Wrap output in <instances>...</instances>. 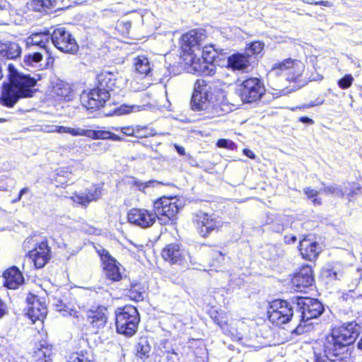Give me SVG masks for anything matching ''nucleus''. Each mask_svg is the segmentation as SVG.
Instances as JSON below:
<instances>
[{"label": "nucleus", "mask_w": 362, "mask_h": 362, "mask_svg": "<svg viewBox=\"0 0 362 362\" xmlns=\"http://www.w3.org/2000/svg\"><path fill=\"white\" fill-rule=\"evenodd\" d=\"M67 362H90V361L84 355L78 354V353H74L69 356Z\"/></svg>", "instance_id": "47"}, {"label": "nucleus", "mask_w": 362, "mask_h": 362, "mask_svg": "<svg viewBox=\"0 0 362 362\" xmlns=\"http://www.w3.org/2000/svg\"><path fill=\"white\" fill-rule=\"evenodd\" d=\"M101 196L100 187H93L85 192H75L71 197V199L82 206H87L90 202L98 199Z\"/></svg>", "instance_id": "21"}, {"label": "nucleus", "mask_w": 362, "mask_h": 362, "mask_svg": "<svg viewBox=\"0 0 362 362\" xmlns=\"http://www.w3.org/2000/svg\"><path fill=\"white\" fill-rule=\"evenodd\" d=\"M360 326L355 322L343 325L327 337L325 343V356L315 354V362H349L347 346L352 344L359 334Z\"/></svg>", "instance_id": "1"}, {"label": "nucleus", "mask_w": 362, "mask_h": 362, "mask_svg": "<svg viewBox=\"0 0 362 362\" xmlns=\"http://www.w3.org/2000/svg\"><path fill=\"white\" fill-rule=\"evenodd\" d=\"M211 317L214 320V322L222 327V321L218 317V313L216 311H212L211 313Z\"/></svg>", "instance_id": "55"}, {"label": "nucleus", "mask_w": 362, "mask_h": 362, "mask_svg": "<svg viewBox=\"0 0 362 362\" xmlns=\"http://www.w3.org/2000/svg\"><path fill=\"white\" fill-rule=\"evenodd\" d=\"M136 350L137 356L140 358L148 357L151 351V346L148 340L145 338L140 339L136 346Z\"/></svg>", "instance_id": "37"}, {"label": "nucleus", "mask_w": 362, "mask_h": 362, "mask_svg": "<svg viewBox=\"0 0 362 362\" xmlns=\"http://www.w3.org/2000/svg\"><path fill=\"white\" fill-rule=\"evenodd\" d=\"M194 69L204 75H214L215 74V66L204 59L201 63H193Z\"/></svg>", "instance_id": "36"}, {"label": "nucleus", "mask_w": 362, "mask_h": 362, "mask_svg": "<svg viewBox=\"0 0 362 362\" xmlns=\"http://www.w3.org/2000/svg\"><path fill=\"white\" fill-rule=\"evenodd\" d=\"M163 258L171 264H181L183 261L182 251L178 244H170L162 250Z\"/></svg>", "instance_id": "24"}, {"label": "nucleus", "mask_w": 362, "mask_h": 362, "mask_svg": "<svg viewBox=\"0 0 362 362\" xmlns=\"http://www.w3.org/2000/svg\"><path fill=\"white\" fill-rule=\"evenodd\" d=\"M4 284L9 289H16L24 282V278L19 269L15 266L7 269L3 274Z\"/></svg>", "instance_id": "20"}, {"label": "nucleus", "mask_w": 362, "mask_h": 362, "mask_svg": "<svg viewBox=\"0 0 362 362\" xmlns=\"http://www.w3.org/2000/svg\"><path fill=\"white\" fill-rule=\"evenodd\" d=\"M314 279L311 267L305 265L301 267L292 279V284L296 291H303L313 284Z\"/></svg>", "instance_id": "16"}, {"label": "nucleus", "mask_w": 362, "mask_h": 362, "mask_svg": "<svg viewBox=\"0 0 362 362\" xmlns=\"http://www.w3.org/2000/svg\"><path fill=\"white\" fill-rule=\"evenodd\" d=\"M136 138H145L148 136H153L156 134V132L147 126L136 125Z\"/></svg>", "instance_id": "39"}, {"label": "nucleus", "mask_w": 362, "mask_h": 362, "mask_svg": "<svg viewBox=\"0 0 362 362\" xmlns=\"http://www.w3.org/2000/svg\"><path fill=\"white\" fill-rule=\"evenodd\" d=\"M52 349L49 346L40 344L33 352V358L35 362H50Z\"/></svg>", "instance_id": "31"}, {"label": "nucleus", "mask_w": 362, "mask_h": 362, "mask_svg": "<svg viewBox=\"0 0 362 362\" xmlns=\"http://www.w3.org/2000/svg\"><path fill=\"white\" fill-rule=\"evenodd\" d=\"M51 43L65 53L75 54L78 49L75 38L62 27L55 28L51 33Z\"/></svg>", "instance_id": "10"}, {"label": "nucleus", "mask_w": 362, "mask_h": 362, "mask_svg": "<svg viewBox=\"0 0 362 362\" xmlns=\"http://www.w3.org/2000/svg\"><path fill=\"white\" fill-rule=\"evenodd\" d=\"M51 43V32L46 30L33 33L27 39V45L39 47L50 58L49 45Z\"/></svg>", "instance_id": "17"}, {"label": "nucleus", "mask_w": 362, "mask_h": 362, "mask_svg": "<svg viewBox=\"0 0 362 362\" xmlns=\"http://www.w3.org/2000/svg\"><path fill=\"white\" fill-rule=\"evenodd\" d=\"M59 129L60 126L58 125H45L42 127V131L46 133H59Z\"/></svg>", "instance_id": "50"}, {"label": "nucleus", "mask_w": 362, "mask_h": 362, "mask_svg": "<svg viewBox=\"0 0 362 362\" xmlns=\"http://www.w3.org/2000/svg\"><path fill=\"white\" fill-rule=\"evenodd\" d=\"M299 250L302 257L308 260H314L320 252V247L316 242H311L308 238L300 241Z\"/></svg>", "instance_id": "23"}, {"label": "nucleus", "mask_w": 362, "mask_h": 362, "mask_svg": "<svg viewBox=\"0 0 362 362\" xmlns=\"http://www.w3.org/2000/svg\"><path fill=\"white\" fill-rule=\"evenodd\" d=\"M136 125L135 126H128L121 127L119 129L121 132H122L124 135L127 136H136Z\"/></svg>", "instance_id": "49"}, {"label": "nucleus", "mask_w": 362, "mask_h": 362, "mask_svg": "<svg viewBox=\"0 0 362 362\" xmlns=\"http://www.w3.org/2000/svg\"><path fill=\"white\" fill-rule=\"evenodd\" d=\"M269 320L276 325L289 322L293 317V307L290 303L284 300H273L268 310Z\"/></svg>", "instance_id": "8"}, {"label": "nucleus", "mask_w": 362, "mask_h": 362, "mask_svg": "<svg viewBox=\"0 0 362 362\" xmlns=\"http://www.w3.org/2000/svg\"><path fill=\"white\" fill-rule=\"evenodd\" d=\"M134 66L135 71L141 75L148 76L152 71L149 59L144 55H139L134 59Z\"/></svg>", "instance_id": "29"}, {"label": "nucleus", "mask_w": 362, "mask_h": 362, "mask_svg": "<svg viewBox=\"0 0 362 362\" xmlns=\"http://www.w3.org/2000/svg\"><path fill=\"white\" fill-rule=\"evenodd\" d=\"M214 257L223 259V255L220 251L214 252Z\"/></svg>", "instance_id": "63"}, {"label": "nucleus", "mask_w": 362, "mask_h": 362, "mask_svg": "<svg viewBox=\"0 0 362 362\" xmlns=\"http://www.w3.org/2000/svg\"><path fill=\"white\" fill-rule=\"evenodd\" d=\"M315 4L317 5H324V6H329V1H320V2H316Z\"/></svg>", "instance_id": "64"}, {"label": "nucleus", "mask_w": 362, "mask_h": 362, "mask_svg": "<svg viewBox=\"0 0 362 362\" xmlns=\"http://www.w3.org/2000/svg\"><path fill=\"white\" fill-rule=\"evenodd\" d=\"M321 192L326 194H333L337 196L343 197L344 193L343 192L341 187L337 185H333L327 187H324L320 189Z\"/></svg>", "instance_id": "44"}, {"label": "nucleus", "mask_w": 362, "mask_h": 362, "mask_svg": "<svg viewBox=\"0 0 362 362\" xmlns=\"http://www.w3.org/2000/svg\"><path fill=\"white\" fill-rule=\"evenodd\" d=\"M28 191H29V188H28V187H24V188H23V189L20 191V192H19V194H18V197H16V199L13 200V202H19V201L21 199L22 196H23L24 194H25L26 192H28Z\"/></svg>", "instance_id": "57"}, {"label": "nucleus", "mask_w": 362, "mask_h": 362, "mask_svg": "<svg viewBox=\"0 0 362 362\" xmlns=\"http://www.w3.org/2000/svg\"><path fill=\"white\" fill-rule=\"evenodd\" d=\"M272 221L267 222L268 224H271V227H270L271 230H272L273 231L276 232V233H280L284 230V226L282 224H280L279 223H272Z\"/></svg>", "instance_id": "51"}, {"label": "nucleus", "mask_w": 362, "mask_h": 362, "mask_svg": "<svg viewBox=\"0 0 362 362\" xmlns=\"http://www.w3.org/2000/svg\"><path fill=\"white\" fill-rule=\"evenodd\" d=\"M103 264V269L107 278L112 281H117L122 279V274L115 259H114L108 251L102 249L98 251Z\"/></svg>", "instance_id": "14"}, {"label": "nucleus", "mask_w": 362, "mask_h": 362, "mask_svg": "<svg viewBox=\"0 0 362 362\" xmlns=\"http://www.w3.org/2000/svg\"><path fill=\"white\" fill-rule=\"evenodd\" d=\"M243 152L245 155L250 158H253L255 157L254 153L249 149H245Z\"/></svg>", "instance_id": "62"}, {"label": "nucleus", "mask_w": 362, "mask_h": 362, "mask_svg": "<svg viewBox=\"0 0 362 362\" xmlns=\"http://www.w3.org/2000/svg\"><path fill=\"white\" fill-rule=\"evenodd\" d=\"M361 188L359 187H356L355 189H352L350 192L348 194V197L351 198L355 194H357V191H360Z\"/></svg>", "instance_id": "61"}, {"label": "nucleus", "mask_w": 362, "mask_h": 362, "mask_svg": "<svg viewBox=\"0 0 362 362\" xmlns=\"http://www.w3.org/2000/svg\"><path fill=\"white\" fill-rule=\"evenodd\" d=\"M57 0H33L31 6L35 11H45L57 8Z\"/></svg>", "instance_id": "34"}, {"label": "nucleus", "mask_w": 362, "mask_h": 362, "mask_svg": "<svg viewBox=\"0 0 362 362\" xmlns=\"http://www.w3.org/2000/svg\"><path fill=\"white\" fill-rule=\"evenodd\" d=\"M52 92L59 100L71 101L74 98V92L71 86L62 81L56 83L53 86Z\"/></svg>", "instance_id": "26"}, {"label": "nucleus", "mask_w": 362, "mask_h": 362, "mask_svg": "<svg viewBox=\"0 0 362 362\" xmlns=\"http://www.w3.org/2000/svg\"><path fill=\"white\" fill-rule=\"evenodd\" d=\"M129 223L138 226L142 228L152 226L156 221V214L153 211L146 209H132L127 214Z\"/></svg>", "instance_id": "13"}, {"label": "nucleus", "mask_w": 362, "mask_h": 362, "mask_svg": "<svg viewBox=\"0 0 362 362\" xmlns=\"http://www.w3.org/2000/svg\"><path fill=\"white\" fill-rule=\"evenodd\" d=\"M304 64L298 60L287 59L273 66L270 74L283 76L288 81L297 82L304 71Z\"/></svg>", "instance_id": "7"}, {"label": "nucleus", "mask_w": 362, "mask_h": 362, "mask_svg": "<svg viewBox=\"0 0 362 362\" xmlns=\"http://www.w3.org/2000/svg\"><path fill=\"white\" fill-rule=\"evenodd\" d=\"M85 136L93 139H108L110 132L106 130L86 129Z\"/></svg>", "instance_id": "38"}, {"label": "nucleus", "mask_w": 362, "mask_h": 362, "mask_svg": "<svg viewBox=\"0 0 362 362\" xmlns=\"http://www.w3.org/2000/svg\"><path fill=\"white\" fill-rule=\"evenodd\" d=\"M299 121L304 124H313L314 123V121L308 117H300L299 118Z\"/></svg>", "instance_id": "58"}, {"label": "nucleus", "mask_w": 362, "mask_h": 362, "mask_svg": "<svg viewBox=\"0 0 362 362\" xmlns=\"http://www.w3.org/2000/svg\"><path fill=\"white\" fill-rule=\"evenodd\" d=\"M21 53L20 45L12 41H0V60L16 59Z\"/></svg>", "instance_id": "22"}, {"label": "nucleus", "mask_w": 362, "mask_h": 362, "mask_svg": "<svg viewBox=\"0 0 362 362\" xmlns=\"http://www.w3.org/2000/svg\"><path fill=\"white\" fill-rule=\"evenodd\" d=\"M36 268H42L50 259V248L46 239L36 243L35 247L28 253Z\"/></svg>", "instance_id": "15"}, {"label": "nucleus", "mask_w": 362, "mask_h": 362, "mask_svg": "<svg viewBox=\"0 0 362 362\" xmlns=\"http://www.w3.org/2000/svg\"><path fill=\"white\" fill-rule=\"evenodd\" d=\"M108 139H111L112 141H121L122 139L118 135L113 134L110 132V136L108 137Z\"/></svg>", "instance_id": "60"}, {"label": "nucleus", "mask_w": 362, "mask_h": 362, "mask_svg": "<svg viewBox=\"0 0 362 362\" xmlns=\"http://www.w3.org/2000/svg\"><path fill=\"white\" fill-rule=\"evenodd\" d=\"M323 276L328 281L338 280L343 276V270L341 265L339 264H334L332 266H328L322 272Z\"/></svg>", "instance_id": "32"}, {"label": "nucleus", "mask_w": 362, "mask_h": 362, "mask_svg": "<svg viewBox=\"0 0 362 362\" xmlns=\"http://www.w3.org/2000/svg\"><path fill=\"white\" fill-rule=\"evenodd\" d=\"M175 197H163L158 199L153 202V213L156 214V218L163 221V218L166 221H173L175 218L180 206L177 203Z\"/></svg>", "instance_id": "9"}, {"label": "nucleus", "mask_w": 362, "mask_h": 362, "mask_svg": "<svg viewBox=\"0 0 362 362\" xmlns=\"http://www.w3.org/2000/svg\"><path fill=\"white\" fill-rule=\"evenodd\" d=\"M7 313V306L6 303L0 298V318L3 317Z\"/></svg>", "instance_id": "53"}, {"label": "nucleus", "mask_w": 362, "mask_h": 362, "mask_svg": "<svg viewBox=\"0 0 362 362\" xmlns=\"http://www.w3.org/2000/svg\"><path fill=\"white\" fill-rule=\"evenodd\" d=\"M98 88L101 90H106L109 93L115 85V81L112 78L110 73H102L98 76Z\"/></svg>", "instance_id": "33"}, {"label": "nucleus", "mask_w": 362, "mask_h": 362, "mask_svg": "<svg viewBox=\"0 0 362 362\" xmlns=\"http://www.w3.org/2000/svg\"><path fill=\"white\" fill-rule=\"evenodd\" d=\"M264 47V44L260 41H255L250 44L249 47L245 50L247 56L258 55L262 52Z\"/></svg>", "instance_id": "40"}, {"label": "nucleus", "mask_w": 362, "mask_h": 362, "mask_svg": "<svg viewBox=\"0 0 362 362\" xmlns=\"http://www.w3.org/2000/svg\"><path fill=\"white\" fill-rule=\"evenodd\" d=\"M192 223L202 237L208 236L221 226L213 215L199 211L193 214Z\"/></svg>", "instance_id": "12"}, {"label": "nucleus", "mask_w": 362, "mask_h": 362, "mask_svg": "<svg viewBox=\"0 0 362 362\" xmlns=\"http://www.w3.org/2000/svg\"><path fill=\"white\" fill-rule=\"evenodd\" d=\"M145 294L144 286L138 282L131 283L130 288L127 291V295L130 299L136 302L144 300Z\"/></svg>", "instance_id": "30"}, {"label": "nucleus", "mask_w": 362, "mask_h": 362, "mask_svg": "<svg viewBox=\"0 0 362 362\" xmlns=\"http://www.w3.org/2000/svg\"><path fill=\"white\" fill-rule=\"evenodd\" d=\"M256 57L246 53L233 54L228 58V67L235 71H245L255 62Z\"/></svg>", "instance_id": "18"}, {"label": "nucleus", "mask_w": 362, "mask_h": 362, "mask_svg": "<svg viewBox=\"0 0 362 362\" xmlns=\"http://www.w3.org/2000/svg\"><path fill=\"white\" fill-rule=\"evenodd\" d=\"M59 133H67L73 136H85L86 129L79 127L74 128L60 126Z\"/></svg>", "instance_id": "41"}, {"label": "nucleus", "mask_w": 362, "mask_h": 362, "mask_svg": "<svg viewBox=\"0 0 362 362\" xmlns=\"http://www.w3.org/2000/svg\"><path fill=\"white\" fill-rule=\"evenodd\" d=\"M303 191L308 199H310L314 205H321V199L317 197L320 192L311 187H305Z\"/></svg>", "instance_id": "43"}, {"label": "nucleus", "mask_w": 362, "mask_h": 362, "mask_svg": "<svg viewBox=\"0 0 362 362\" xmlns=\"http://www.w3.org/2000/svg\"><path fill=\"white\" fill-rule=\"evenodd\" d=\"M11 7V4L6 0H0V9L1 11H8Z\"/></svg>", "instance_id": "54"}, {"label": "nucleus", "mask_w": 362, "mask_h": 362, "mask_svg": "<svg viewBox=\"0 0 362 362\" xmlns=\"http://www.w3.org/2000/svg\"><path fill=\"white\" fill-rule=\"evenodd\" d=\"M262 80L257 77L248 78L238 85L237 93L244 103L259 100L265 93Z\"/></svg>", "instance_id": "6"}, {"label": "nucleus", "mask_w": 362, "mask_h": 362, "mask_svg": "<svg viewBox=\"0 0 362 362\" xmlns=\"http://www.w3.org/2000/svg\"><path fill=\"white\" fill-rule=\"evenodd\" d=\"M110 98V93L101 90L98 87L90 91H83L80 97L83 107L88 110H96L103 107Z\"/></svg>", "instance_id": "11"}, {"label": "nucleus", "mask_w": 362, "mask_h": 362, "mask_svg": "<svg viewBox=\"0 0 362 362\" xmlns=\"http://www.w3.org/2000/svg\"><path fill=\"white\" fill-rule=\"evenodd\" d=\"M8 71L9 82L4 84L0 100L4 106L12 107L21 98L33 96L37 81L30 75L18 73L11 64Z\"/></svg>", "instance_id": "2"}, {"label": "nucleus", "mask_w": 362, "mask_h": 362, "mask_svg": "<svg viewBox=\"0 0 362 362\" xmlns=\"http://www.w3.org/2000/svg\"><path fill=\"white\" fill-rule=\"evenodd\" d=\"M217 146L219 148H225L228 149H233L235 147V143L229 139H221L218 140Z\"/></svg>", "instance_id": "48"}, {"label": "nucleus", "mask_w": 362, "mask_h": 362, "mask_svg": "<svg viewBox=\"0 0 362 362\" xmlns=\"http://www.w3.org/2000/svg\"><path fill=\"white\" fill-rule=\"evenodd\" d=\"M297 240L296 236L293 235H284V242L286 244H292L296 243Z\"/></svg>", "instance_id": "52"}, {"label": "nucleus", "mask_w": 362, "mask_h": 362, "mask_svg": "<svg viewBox=\"0 0 362 362\" xmlns=\"http://www.w3.org/2000/svg\"><path fill=\"white\" fill-rule=\"evenodd\" d=\"M223 93L217 92L214 94L211 83L198 79L194 84L191 106L193 110L204 111L206 117H219L228 112L226 106L223 104Z\"/></svg>", "instance_id": "3"}, {"label": "nucleus", "mask_w": 362, "mask_h": 362, "mask_svg": "<svg viewBox=\"0 0 362 362\" xmlns=\"http://www.w3.org/2000/svg\"><path fill=\"white\" fill-rule=\"evenodd\" d=\"M107 310L104 307H99L96 310H90L88 318L93 327L100 329L103 327L107 322Z\"/></svg>", "instance_id": "28"}, {"label": "nucleus", "mask_w": 362, "mask_h": 362, "mask_svg": "<svg viewBox=\"0 0 362 362\" xmlns=\"http://www.w3.org/2000/svg\"><path fill=\"white\" fill-rule=\"evenodd\" d=\"M354 81V78L351 74H346L339 80L338 86L342 89L349 88Z\"/></svg>", "instance_id": "45"}, {"label": "nucleus", "mask_w": 362, "mask_h": 362, "mask_svg": "<svg viewBox=\"0 0 362 362\" xmlns=\"http://www.w3.org/2000/svg\"><path fill=\"white\" fill-rule=\"evenodd\" d=\"M43 53L35 52L29 53L24 57V64L27 66L40 67L42 66L41 62L42 59Z\"/></svg>", "instance_id": "35"}, {"label": "nucleus", "mask_w": 362, "mask_h": 362, "mask_svg": "<svg viewBox=\"0 0 362 362\" xmlns=\"http://www.w3.org/2000/svg\"><path fill=\"white\" fill-rule=\"evenodd\" d=\"M182 38L185 50L188 49V51L194 52L195 49H199L202 47L206 35L202 31L193 30L183 35Z\"/></svg>", "instance_id": "19"}, {"label": "nucleus", "mask_w": 362, "mask_h": 362, "mask_svg": "<svg viewBox=\"0 0 362 362\" xmlns=\"http://www.w3.org/2000/svg\"><path fill=\"white\" fill-rule=\"evenodd\" d=\"M33 300L28 309V315L33 322L42 320L47 315V307L44 302H41L36 296H33Z\"/></svg>", "instance_id": "25"}, {"label": "nucleus", "mask_w": 362, "mask_h": 362, "mask_svg": "<svg viewBox=\"0 0 362 362\" xmlns=\"http://www.w3.org/2000/svg\"><path fill=\"white\" fill-rule=\"evenodd\" d=\"M167 359L169 362L170 361H172V362H179L178 355L174 351L167 356Z\"/></svg>", "instance_id": "56"}, {"label": "nucleus", "mask_w": 362, "mask_h": 362, "mask_svg": "<svg viewBox=\"0 0 362 362\" xmlns=\"http://www.w3.org/2000/svg\"><path fill=\"white\" fill-rule=\"evenodd\" d=\"M124 185L135 188L144 193H146V189L150 187H154L159 185L160 182L156 180H148L146 182H142L138 178L133 176H127L124 180Z\"/></svg>", "instance_id": "27"}, {"label": "nucleus", "mask_w": 362, "mask_h": 362, "mask_svg": "<svg viewBox=\"0 0 362 362\" xmlns=\"http://www.w3.org/2000/svg\"><path fill=\"white\" fill-rule=\"evenodd\" d=\"M58 293H59V291L57 290L55 293V295L53 296V300H54L53 305L55 306L57 311H59V312L66 311L65 310V308L66 306L65 303L64 302V300H62L61 298H58V297H57Z\"/></svg>", "instance_id": "46"}, {"label": "nucleus", "mask_w": 362, "mask_h": 362, "mask_svg": "<svg viewBox=\"0 0 362 362\" xmlns=\"http://www.w3.org/2000/svg\"><path fill=\"white\" fill-rule=\"evenodd\" d=\"M139 110L140 106L139 105H128L124 104L115 108L114 113L117 115H122L124 114L130 113L132 112H138Z\"/></svg>", "instance_id": "42"}, {"label": "nucleus", "mask_w": 362, "mask_h": 362, "mask_svg": "<svg viewBox=\"0 0 362 362\" xmlns=\"http://www.w3.org/2000/svg\"><path fill=\"white\" fill-rule=\"evenodd\" d=\"M293 303L296 305V310L299 313L298 318H300V322L295 332L300 334L307 331L305 328L309 320L317 318L322 314L324 307L317 299L307 297L293 298Z\"/></svg>", "instance_id": "4"}, {"label": "nucleus", "mask_w": 362, "mask_h": 362, "mask_svg": "<svg viewBox=\"0 0 362 362\" xmlns=\"http://www.w3.org/2000/svg\"><path fill=\"white\" fill-rule=\"evenodd\" d=\"M175 148L176 149L177 152L181 155L183 156L185 154V148L180 146H178L177 144H175Z\"/></svg>", "instance_id": "59"}, {"label": "nucleus", "mask_w": 362, "mask_h": 362, "mask_svg": "<svg viewBox=\"0 0 362 362\" xmlns=\"http://www.w3.org/2000/svg\"><path fill=\"white\" fill-rule=\"evenodd\" d=\"M139 321V314L134 306L126 305L115 311V326L119 334L132 337L137 331Z\"/></svg>", "instance_id": "5"}]
</instances>
